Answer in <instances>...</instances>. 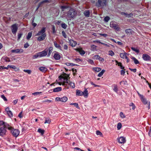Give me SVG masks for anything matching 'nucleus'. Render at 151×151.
Returning <instances> with one entry per match:
<instances>
[{"label":"nucleus","instance_id":"50","mask_svg":"<svg viewBox=\"0 0 151 151\" xmlns=\"http://www.w3.org/2000/svg\"><path fill=\"white\" fill-rule=\"evenodd\" d=\"M68 7V6L66 5L62 6H60V8L62 9H67Z\"/></svg>","mask_w":151,"mask_h":151},{"label":"nucleus","instance_id":"35","mask_svg":"<svg viewBox=\"0 0 151 151\" xmlns=\"http://www.w3.org/2000/svg\"><path fill=\"white\" fill-rule=\"evenodd\" d=\"M131 49L132 50L134 51H135L137 53H139V50L136 48H135L134 47H131Z\"/></svg>","mask_w":151,"mask_h":151},{"label":"nucleus","instance_id":"54","mask_svg":"<svg viewBox=\"0 0 151 151\" xmlns=\"http://www.w3.org/2000/svg\"><path fill=\"white\" fill-rule=\"evenodd\" d=\"M23 34L22 33H20V34H19L18 35V38H17V40H19L20 38H21L22 35Z\"/></svg>","mask_w":151,"mask_h":151},{"label":"nucleus","instance_id":"3","mask_svg":"<svg viewBox=\"0 0 151 151\" xmlns=\"http://www.w3.org/2000/svg\"><path fill=\"white\" fill-rule=\"evenodd\" d=\"M106 1V0H98L97 2L96 3V5L98 7H103L106 6L107 4Z\"/></svg>","mask_w":151,"mask_h":151},{"label":"nucleus","instance_id":"39","mask_svg":"<svg viewBox=\"0 0 151 151\" xmlns=\"http://www.w3.org/2000/svg\"><path fill=\"white\" fill-rule=\"evenodd\" d=\"M51 122V119L49 118H46L45 123L50 124Z\"/></svg>","mask_w":151,"mask_h":151},{"label":"nucleus","instance_id":"18","mask_svg":"<svg viewBox=\"0 0 151 151\" xmlns=\"http://www.w3.org/2000/svg\"><path fill=\"white\" fill-rule=\"evenodd\" d=\"M83 14L86 17H88L90 16V12L89 10H86L84 12Z\"/></svg>","mask_w":151,"mask_h":151},{"label":"nucleus","instance_id":"56","mask_svg":"<svg viewBox=\"0 0 151 151\" xmlns=\"http://www.w3.org/2000/svg\"><path fill=\"white\" fill-rule=\"evenodd\" d=\"M120 116L122 118H124L125 117V116L122 112H121L120 114Z\"/></svg>","mask_w":151,"mask_h":151},{"label":"nucleus","instance_id":"25","mask_svg":"<svg viewBox=\"0 0 151 151\" xmlns=\"http://www.w3.org/2000/svg\"><path fill=\"white\" fill-rule=\"evenodd\" d=\"M83 92L79 90H77L76 92V95L78 96H83Z\"/></svg>","mask_w":151,"mask_h":151},{"label":"nucleus","instance_id":"7","mask_svg":"<svg viewBox=\"0 0 151 151\" xmlns=\"http://www.w3.org/2000/svg\"><path fill=\"white\" fill-rule=\"evenodd\" d=\"M48 51V49H45L41 52H38V57H42L45 56L47 54V52Z\"/></svg>","mask_w":151,"mask_h":151},{"label":"nucleus","instance_id":"21","mask_svg":"<svg viewBox=\"0 0 151 151\" xmlns=\"http://www.w3.org/2000/svg\"><path fill=\"white\" fill-rule=\"evenodd\" d=\"M50 2V1L48 0H45L41 2L39 4H38V8L39 7L41 6L42 4L45 3H49Z\"/></svg>","mask_w":151,"mask_h":151},{"label":"nucleus","instance_id":"10","mask_svg":"<svg viewBox=\"0 0 151 151\" xmlns=\"http://www.w3.org/2000/svg\"><path fill=\"white\" fill-rule=\"evenodd\" d=\"M140 99H141V101L142 102V103L144 104H149L148 106V109H150V102H148L147 100L146 99L144 98V96H143L141 98H140Z\"/></svg>","mask_w":151,"mask_h":151},{"label":"nucleus","instance_id":"61","mask_svg":"<svg viewBox=\"0 0 151 151\" xmlns=\"http://www.w3.org/2000/svg\"><path fill=\"white\" fill-rule=\"evenodd\" d=\"M74 60L75 61H76V62H79L80 61H81V60L79 58H76Z\"/></svg>","mask_w":151,"mask_h":151},{"label":"nucleus","instance_id":"17","mask_svg":"<svg viewBox=\"0 0 151 151\" xmlns=\"http://www.w3.org/2000/svg\"><path fill=\"white\" fill-rule=\"evenodd\" d=\"M83 95L85 97H87L88 96V93L86 88H85V90L83 92Z\"/></svg>","mask_w":151,"mask_h":151},{"label":"nucleus","instance_id":"20","mask_svg":"<svg viewBox=\"0 0 151 151\" xmlns=\"http://www.w3.org/2000/svg\"><path fill=\"white\" fill-rule=\"evenodd\" d=\"M133 31L130 29H127L125 30V32L128 35H130L132 34Z\"/></svg>","mask_w":151,"mask_h":151},{"label":"nucleus","instance_id":"36","mask_svg":"<svg viewBox=\"0 0 151 151\" xmlns=\"http://www.w3.org/2000/svg\"><path fill=\"white\" fill-rule=\"evenodd\" d=\"M105 72V70H102V71L100 72L98 75V76L99 77H101L103 74Z\"/></svg>","mask_w":151,"mask_h":151},{"label":"nucleus","instance_id":"12","mask_svg":"<svg viewBox=\"0 0 151 151\" xmlns=\"http://www.w3.org/2000/svg\"><path fill=\"white\" fill-rule=\"evenodd\" d=\"M142 58L145 61H148L150 60V57L147 54H144L142 55Z\"/></svg>","mask_w":151,"mask_h":151},{"label":"nucleus","instance_id":"57","mask_svg":"<svg viewBox=\"0 0 151 151\" xmlns=\"http://www.w3.org/2000/svg\"><path fill=\"white\" fill-rule=\"evenodd\" d=\"M62 34L63 36L65 38H67V35L64 31H63L62 32Z\"/></svg>","mask_w":151,"mask_h":151},{"label":"nucleus","instance_id":"52","mask_svg":"<svg viewBox=\"0 0 151 151\" xmlns=\"http://www.w3.org/2000/svg\"><path fill=\"white\" fill-rule=\"evenodd\" d=\"M104 21L106 22H107L110 19V18L109 17H106L104 18Z\"/></svg>","mask_w":151,"mask_h":151},{"label":"nucleus","instance_id":"46","mask_svg":"<svg viewBox=\"0 0 151 151\" xmlns=\"http://www.w3.org/2000/svg\"><path fill=\"white\" fill-rule=\"evenodd\" d=\"M64 81L63 83V85H65V83H68V82H70V81H68V78H64Z\"/></svg>","mask_w":151,"mask_h":151},{"label":"nucleus","instance_id":"15","mask_svg":"<svg viewBox=\"0 0 151 151\" xmlns=\"http://www.w3.org/2000/svg\"><path fill=\"white\" fill-rule=\"evenodd\" d=\"M1 60L3 62H10L11 61L9 58L5 56H3L1 58Z\"/></svg>","mask_w":151,"mask_h":151},{"label":"nucleus","instance_id":"63","mask_svg":"<svg viewBox=\"0 0 151 151\" xmlns=\"http://www.w3.org/2000/svg\"><path fill=\"white\" fill-rule=\"evenodd\" d=\"M129 69L131 71H133V72H135L136 71V69L135 68V69H131V68H129Z\"/></svg>","mask_w":151,"mask_h":151},{"label":"nucleus","instance_id":"6","mask_svg":"<svg viewBox=\"0 0 151 151\" xmlns=\"http://www.w3.org/2000/svg\"><path fill=\"white\" fill-rule=\"evenodd\" d=\"M11 28L13 34H15L18 29V24H14L11 26Z\"/></svg>","mask_w":151,"mask_h":151},{"label":"nucleus","instance_id":"33","mask_svg":"<svg viewBox=\"0 0 151 151\" xmlns=\"http://www.w3.org/2000/svg\"><path fill=\"white\" fill-rule=\"evenodd\" d=\"M32 35V32H29L28 34L27 35V39L28 40H29L30 38L31 37Z\"/></svg>","mask_w":151,"mask_h":151},{"label":"nucleus","instance_id":"43","mask_svg":"<svg viewBox=\"0 0 151 151\" xmlns=\"http://www.w3.org/2000/svg\"><path fill=\"white\" fill-rule=\"evenodd\" d=\"M70 105H74V106H76V107L77 109H80V108L78 106V104L77 103H71V104H70Z\"/></svg>","mask_w":151,"mask_h":151},{"label":"nucleus","instance_id":"44","mask_svg":"<svg viewBox=\"0 0 151 151\" xmlns=\"http://www.w3.org/2000/svg\"><path fill=\"white\" fill-rule=\"evenodd\" d=\"M8 116L10 118L12 117L13 116V114L12 112L11 111H9L7 113Z\"/></svg>","mask_w":151,"mask_h":151},{"label":"nucleus","instance_id":"29","mask_svg":"<svg viewBox=\"0 0 151 151\" xmlns=\"http://www.w3.org/2000/svg\"><path fill=\"white\" fill-rule=\"evenodd\" d=\"M127 54L126 53H121L120 54V57L122 58H127V56L126 55Z\"/></svg>","mask_w":151,"mask_h":151},{"label":"nucleus","instance_id":"62","mask_svg":"<svg viewBox=\"0 0 151 151\" xmlns=\"http://www.w3.org/2000/svg\"><path fill=\"white\" fill-rule=\"evenodd\" d=\"M38 57V53H36V54L33 56V59H35Z\"/></svg>","mask_w":151,"mask_h":151},{"label":"nucleus","instance_id":"26","mask_svg":"<svg viewBox=\"0 0 151 151\" xmlns=\"http://www.w3.org/2000/svg\"><path fill=\"white\" fill-rule=\"evenodd\" d=\"M62 90V88L61 87H57L53 89V92H57L61 91Z\"/></svg>","mask_w":151,"mask_h":151},{"label":"nucleus","instance_id":"53","mask_svg":"<svg viewBox=\"0 0 151 151\" xmlns=\"http://www.w3.org/2000/svg\"><path fill=\"white\" fill-rule=\"evenodd\" d=\"M1 97L5 101H7V99L5 96L4 95H1Z\"/></svg>","mask_w":151,"mask_h":151},{"label":"nucleus","instance_id":"4","mask_svg":"<svg viewBox=\"0 0 151 151\" xmlns=\"http://www.w3.org/2000/svg\"><path fill=\"white\" fill-rule=\"evenodd\" d=\"M110 25L111 27L113 28L116 31H119L120 29L119 26L117 24H116V23L114 21L111 22Z\"/></svg>","mask_w":151,"mask_h":151},{"label":"nucleus","instance_id":"49","mask_svg":"<svg viewBox=\"0 0 151 151\" xmlns=\"http://www.w3.org/2000/svg\"><path fill=\"white\" fill-rule=\"evenodd\" d=\"M23 71L29 74H30L31 72V70H24Z\"/></svg>","mask_w":151,"mask_h":151},{"label":"nucleus","instance_id":"59","mask_svg":"<svg viewBox=\"0 0 151 151\" xmlns=\"http://www.w3.org/2000/svg\"><path fill=\"white\" fill-rule=\"evenodd\" d=\"M29 46L28 43L27 42L25 44H24V47L25 48H27Z\"/></svg>","mask_w":151,"mask_h":151},{"label":"nucleus","instance_id":"28","mask_svg":"<svg viewBox=\"0 0 151 151\" xmlns=\"http://www.w3.org/2000/svg\"><path fill=\"white\" fill-rule=\"evenodd\" d=\"M39 70L42 72H45L47 70V68L45 67H41L39 68Z\"/></svg>","mask_w":151,"mask_h":151},{"label":"nucleus","instance_id":"16","mask_svg":"<svg viewBox=\"0 0 151 151\" xmlns=\"http://www.w3.org/2000/svg\"><path fill=\"white\" fill-rule=\"evenodd\" d=\"M53 57L56 60H59L60 58V55L58 52H56L54 54Z\"/></svg>","mask_w":151,"mask_h":151},{"label":"nucleus","instance_id":"5","mask_svg":"<svg viewBox=\"0 0 151 151\" xmlns=\"http://www.w3.org/2000/svg\"><path fill=\"white\" fill-rule=\"evenodd\" d=\"M10 132L12 135L16 137H17L20 133V131L19 129H14L13 127Z\"/></svg>","mask_w":151,"mask_h":151},{"label":"nucleus","instance_id":"2","mask_svg":"<svg viewBox=\"0 0 151 151\" xmlns=\"http://www.w3.org/2000/svg\"><path fill=\"white\" fill-rule=\"evenodd\" d=\"M77 14L76 10H69L68 12L67 17L68 18H73L75 17Z\"/></svg>","mask_w":151,"mask_h":151},{"label":"nucleus","instance_id":"60","mask_svg":"<svg viewBox=\"0 0 151 151\" xmlns=\"http://www.w3.org/2000/svg\"><path fill=\"white\" fill-rule=\"evenodd\" d=\"M22 112L21 111L19 113V115H18V116L20 118H22V117H23V116L22 115Z\"/></svg>","mask_w":151,"mask_h":151},{"label":"nucleus","instance_id":"9","mask_svg":"<svg viewBox=\"0 0 151 151\" xmlns=\"http://www.w3.org/2000/svg\"><path fill=\"white\" fill-rule=\"evenodd\" d=\"M6 132V129L5 127H3L0 128V135L3 136L5 135Z\"/></svg>","mask_w":151,"mask_h":151},{"label":"nucleus","instance_id":"32","mask_svg":"<svg viewBox=\"0 0 151 151\" xmlns=\"http://www.w3.org/2000/svg\"><path fill=\"white\" fill-rule=\"evenodd\" d=\"M54 43L55 46L56 48L61 50V46L59 44H58L55 41L54 42Z\"/></svg>","mask_w":151,"mask_h":151},{"label":"nucleus","instance_id":"8","mask_svg":"<svg viewBox=\"0 0 151 151\" xmlns=\"http://www.w3.org/2000/svg\"><path fill=\"white\" fill-rule=\"evenodd\" d=\"M117 140L118 142L121 144H124L126 142V141L125 137H121L118 138Z\"/></svg>","mask_w":151,"mask_h":151},{"label":"nucleus","instance_id":"23","mask_svg":"<svg viewBox=\"0 0 151 151\" xmlns=\"http://www.w3.org/2000/svg\"><path fill=\"white\" fill-rule=\"evenodd\" d=\"M45 132V130L41 128L38 129V132L42 136H43Z\"/></svg>","mask_w":151,"mask_h":151},{"label":"nucleus","instance_id":"19","mask_svg":"<svg viewBox=\"0 0 151 151\" xmlns=\"http://www.w3.org/2000/svg\"><path fill=\"white\" fill-rule=\"evenodd\" d=\"M121 14L122 15H124L126 17H132L133 15V14L132 13H130L129 14H128L127 13H126L125 12H121Z\"/></svg>","mask_w":151,"mask_h":151},{"label":"nucleus","instance_id":"22","mask_svg":"<svg viewBox=\"0 0 151 151\" xmlns=\"http://www.w3.org/2000/svg\"><path fill=\"white\" fill-rule=\"evenodd\" d=\"M77 50L78 51L81 55H84L85 52L83 50H82L81 48H78L77 49Z\"/></svg>","mask_w":151,"mask_h":151},{"label":"nucleus","instance_id":"40","mask_svg":"<svg viewBox=\"0 0 151 151\" xmlns=\"http://www.w3.org/2000/svg\"><path fill=\"white\" fill-rule=\"evenodd\" d=\"M122 127V124L120 122L118 123L117 125V129L118 130H119Z\"/></svg>","mask_w":151,"mask_h":151},{"label":"nucleus","instance_id":"24","mask_svg":"<svg viewBox=\"0 0 151 151\" xmlns=\"http://www.w3.org/2000/svg\"><path fill=\"white\" fill-rule=\"evenodd\" d=\"M8 67H9L10 68H12L14 69L16 71H18L19 70L18 68H17L16 66L14 65H8Z\"/></svg>","mask_w":151,"mask_h":151},{"label":"nucleus","instance_id":"64","mask_svg":"<svg viewBox=\"0 0 151 151\" xmlns=\"http://www.w3.org/2000/svg\"><path fill=\"white\" fill-rule=\"evenodd\" d=\"M64 49L65 50H67L68 48V47L66 45H64L63 46Z\"/></svg>","mask_w":151,"mask_h":151},{"label":"nucleus","instance_id":"14","mask_svg":"<svg viewBox=\"0 0 151 151\" xmlns=\"http://www.w3.org/2000/svg\"><path fill=\"white\" fill-rule=\"evenodd\" d=\"M93 57L94 59L96 60H99L100 61H102V62L104 61V59L103 58L101 57L98 55H95Z\"/></svg>","mask_w":151,"mask_h":151},{"label":"nucleus","instance_id":"31","mask_svg":"<svg viewBox=\"0 0 151 151\" xmlns=\"http://www.w3.org/2000/svg\"><path fill=\"white\" fill-rule=\"evenodd\" d=\"M131 58L134 60L135 64H137L139 63V61L135 57H132Z\"/></svg>","mask_w":151,"mask_h":151},{"label":"nucleus","instance_id":"45","mask_svg":"<svg viewBox=\"0 0 151 151\" xmlns=\"http://www.w3.org/2000/svg\"><path fill=\"white\" fill-rule=\"evenodd\" d=\"M96 134L97 135H100L101 137L103 136V134L99 130L96 131Z\"/></svg>","mask_w":151,"mask_h":151},{"label":"nucleus","instance_id":"48","mask_svg":"<svg viewBox=\"0 0 151 151\" xmlns=\"http://www.w3.org/2000/svg\"><path fill=\"white\" fill-rule=\"evenodd\" d=\"M109 54L111 56H113L114 55V53L112 50H110L109 51Z\"/></svg>","mask_w":151,"mask_h":151},{"label":"nucleus","instance_id":"51","mask_svg":"<svg viewBox=\"0 0 151 151\" xmlns=\"http://www.w3.org/2000/svg\"><path fill=\"white\" fill-rule=\"evenodd\" d=\"M61 27L64 29H65L67 27V25L65 23H63L61 24Z\"/></svg>","mask_w":151,"mask_h":151},{"label":"nucleus","instance_id":"58","mask_svg":"<svg viewBox=\"0 0 151 151\" xmlns=\"http://www.w3.org/2000/svg\"><path fill=\"white\" fill-rule=\"evenodd\" d=\"M34 19H33L32 20V26L34 27H35L37 25V24L35 23L34 22Z\"/></svg>","mask_w":151,"mask_h":151},{"label":"nucleus","instance_id":"34","mask_svg":"<svg viewBox=\"0 0 151 151\" xmlns=\"http://www.w3.org/2000/svg\"><path fill=\"white\" fill-rule=\"evenodd\" d=\"M68 84L70 85L71 87H72V88H74L75 87L74 83H72L70 81V82H68Z\"/></svg>","mask_w":151,"mask_h":151},{"label":"nucleus","instance_id":"1","mask_svg":"<svg viewBox=\"0 0 151 151\" xmlns=\"http://www.w3.org/2000/svg\"><path fill=\"white\" fill-rule=\"evenodd\" d=\"M45 27H43L42 29L38 32V41H42L46 37Z\"/></svg>","mask_w":151,"mask_h":151},{"label":"nucleus","instance_id":"11","mask_svg":"<svg viewBox=\"0 0 151 151\" xmlns=\"http://www.w3.org/2000/svg\"><path fill=\"white\" fill-rule=\"evenodd\" d=\"M23 50L22 49H17L12 50L11 52L12 53H21L23 52Z\"/></svg>","mask_w":151,"mask_h":151},{"label":"nucleus","instance_id":"41","mask_svg":"<svg viewBox=\"0 0 151 151\" xmlns=\"http://www.w3.org/2000/svg\"><path fill=\"white\" fill-rule=\"evenodd\" d=\"M91 50L93 51L96 50L97 46L96 45H92L91 46Z\"/></svg>","mask_w":151,"mask_h":151},{"label":"nucleus","instance_id":"27","mask_svg":"<svg viewBox=\"0 0 151 151\" xmlns=\"http://www.w3.org/2000/svg\"><path fill=\"white\" fill-rule=\"evenodd\" d=\"M5 128L6 129H8L9 130H12L13 128L12 127L10 126L9 125L7 124L6 123H5Z\"/></svg>","mask_w":151,"mask_h":151},{"label":"nucleus","instance_id":"55","mask_svg":"<svg viewBox=\"0 0 151 151\" xmlns=\"http://www.w3.org/2000/svg\"><path fill=\"white\" fill-rule=\"evenodd\" d=\"M114 90L116 92H117L118 91L117 88V86L116 85H115L114 86Z\"/></svg>","mask_w":151,"mask_h":151},{"label":"nucleus","instance_id":"37","mask_svg":"<svg viewBox=\"0 0 151 151\" xmlns=\"http://www.w3.org/2000/svg\"><path fill=\"white\" fill-rule=\"evenodd\" d=\"M93 70L96 72H99L101 70V69L99 68H93Z\"/></svg>","mask_w":151,"mask_h":151},{"label":"nucleus","instance_id":"42","mask_svg":"<svg viewBox=\"0 0 151 151\" xmlns=\"http://www.w3.org/2000/svg\"><path fill=\"white\" fill-rule=\"evenodd\" d=\"M53 50V48L52 47H50L49 49V53L48 55V56H49L51 54L52 51Z\"/></svg>","mask_w":151,"mask_h":151},{"label":"nucleus","instance_id":"38","mask_svg":"<svg viewBox=\"0 0 151 151\" xmlns=\"http://www.w3.org/2000/svg\"><path fill=\"white\" fill-rule=\"evenodd\" d=\"M5 123L3 121H0V128L3 127H5Z\"/></svg>","mask_w":151,"mask_h":151},{"label":"nucleus","instance_id":"47","mask_svg":"<svg viewBox=\"0 0 151 151\" xmlns=\"http://www.w3.org/2000/svg\"><path fill=\"white\" fill-rule=\"evenodd\" d=\"M129 106H132V109L133 110H134L135 108L136 107L135 106V105L133 103H131L129 105Z\"/></svg>","mask_w":151,"mask_h":151},{"label":"nucleus","instance_id":"30","mask_svg":"<svg viewBox=\"0 0 151 151\" xmlns=\"http://www.w3.org/2000/svg\"><path fill=\"white\" fill-rule=\"evenodd\" d=\"M68 100V98L66 96L61 98L60 101L63 102H65Z\"/></svg>","mask_w":151,"mask_h":151},{"label":"nucleus","instance_id":"13","mask_svg":"<svg viewBox=\"0 0 151 151\" xmlns=\"http://www.w3.org/2000/svg\"><path fill=\"white\" fill-rule=\"evenodd\" d=\"M69 43L70 46L72 47H74L77 44V42L72 40H69Z\"/></svg>","mask_w":151,"mask_h":151}]
</instances>
